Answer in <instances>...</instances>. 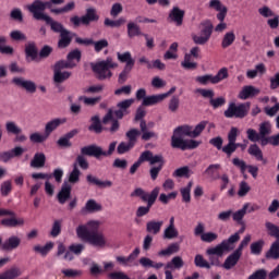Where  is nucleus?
<instances>
[{"instance_id": "f257e3e1", "label": "nucleus", "mask_w": 279, "mask_h": 279, "mask_svg": "<svg viewBox=\"0 0 279 279\" xmlns=\"http://www.w3.org/2000/svg\"><path fill=\"white\" fill-rule=\"evenodd\" d=\"M76 236L94 247L106 246V238L104 233H99V221L97 220H90L86 225H80L76 228Z\"/></svg>"}, {"instance_id": "f03ea898", "label": "nucleus", "mask_w": 279, "mask_h": 279, "mask_svg": "<svg viewBox=\"0 0 279 279\" xmlns=\"http://www.w3.org/2000/svg\"><path fill=\"white\" fill-rule=\"evenodd\" d=\"M158 195H160V187H155L150 193L145 192L142 187H136L131 193V197H140L142 202L147 204L146 206H140L137 208L136 217H145V215H149V210H151V206L156 204Z\"/></svg>"}, {"instance_id": "7ed1b4c3", "label": "nucleus", "mask_w": 279, "mask_h": 279, "mask_svg": "<svg viewBox=\"0 0 279 279\" xmlns=\"http://www.w3.org/2000/svg\"><path fill=\"white\" fill-rule=\"evenodd\" d=\"M117 66H119V64L110 57L92 64V69L98 80H110V77H112V71H110V69H117Z\"/></svg>"}, {"instance_id": "20e7f679", "label": "nucleus", "mask_w": 279, "mask_h": 279, "mask_svg": "<svg viewBox=\"0 0 279 279\" xmlns=\"http://www.w3.org/2000/svg\"><path fill=\"white\" fill-rule=\"evenodd\" d=\"M114 149H117V142L110 143L107 151L104 150L101 146L92 144L82 147L81 153L83 154V156H89L96 158V160H101V156H104L105 158H107L108 156H112V154H114Z\"/></svg>"}, {"instance_id": "39448f33", "label": "nucleus", "mask_w": 279, "mask_h": 279, "mask_svg": "<svg viewBox=\"0 0 279 279\" xmlns=\"http://www.w3.org/2000/svg\"><path fill=\"white\" fill-rule=\"evenodd\" d=\"M265 228L267 230V234L276 239L275 242L270 245V248L266 253V258H272L274 260H278L279 258V227L272 222L266 221Z\"/></svg>"}, {"instance_id": "423d86ee", "label": "nucleus", "mask_w": 279, "mask_h": 279, "mask_svg": "<svg viewBox=\"0 0 279 279\" xmlns=\"http://www.w3.org/2000/svg\"><path fill=\"white\" fill-rule=\"evenodd\" d=\"M241 241V235L239 233H234L229 236V239L223 240L221 244L216 245L215 247H210L206 250L207 256H211V254H217V256H223L226 252H231L234 250V243H239Z\"/></svg>"}, {"instance_id": "0eeeda50", "label": "nucleus", "mask_w": 279, "mask_h": 279, "mask_svg": "<svg viewBox=\"0 0 279 279\" xmlns=\"http://www.w3.org/2000/svg\"><path fill=\"white\" fill-rule=\"evenodd\" d=\"M223 80H228L227 68H221L216 75L205 74L195 77V82H197L202 86H208V84H219V82H223Z\"/></svg>"}, {"instance_id": "6e6552de", "label": "nucleus", "mask_w": 279, "mask_h": 279, "mask_svg": "<svg viewBox=\"0 0 279 279\" xmlns=\"http://www.w3.org/2000/svg\"><path fill=\"white\" fill-rule=\"evenodd\" d=\"M51 8V2H44L40 0H35L28 5V12L33 13L36 21H46L49 15L45 14V9Z\"/></svg>"}, {"instance_id": "1a4fd4ad", "label": "nucleus", "mask_w": 279, "mask_h": 279, "mask_svg": "<svg viewBox=\"0 0 279 279\" xmlns=\"http://www.w3.org/2000/svg\"><path fill=\"white\" fill-rule=\"evenodd\" d=\"M236 136H239V129L233 126L228 133V144L221 150L226 154L227 158H231L234 151H236Z\"/></svg>"}, {"instance_id": "9d476101", "label": "nucleus", "mask_w": 279, "mask_h": 279, "mask_svg": "<svg viewBox=\"0 0 279 279\" xmlns=\"http://www.w3.org/2000/svg\"><path fill=\"white\" fill-rule=\"evenodd\" d=\"M186 14V11L180 9V7L174 5L169 11L168 14V21L169 23H173L177 27H182L184 24V15Z\"/></svg>"}, {"instance_id": "9b49d317", "label": "nucleus", "mask_w": 279, "mask_h": 279, "mask_svg": "<svg viewBox=\"0 0 279 279\" xmlns=\"http://www.w3.org/2000/svg\"><path fill=\"white\" fill-rule=\"evenodd\" d=\"M184 136L193 138V126L191 125H180L173 130L171 136V147H173V142L177 140L184 141Z\"/></svg>"}, {"instance_id": "f8f14e48", "label": "nucleus", "mask_w": 279, "mask_h": 279, "mask_svg": "<svg viewBox=\"0 0 279 279\" xmlns=\"http://www.w3.org/2000/svg\"><path fill=\"white\" fill-rule=\"evenodd\" d=\"M248 110L250 107L245 106H229L225 111V117H227V119H244V117H247Z\"/></svg>"}, {"instance_id": "ddd939ff", "label": "nucleus", "mask_w": 279, "mask_h": 279, "mask_svg": "<svg viewBox=\"0 0 279 279\" xmlns=\"http://www.w3.org/2000/svg\"><path fill=\"white\" fill-rule=\"evenodd\" d=\"M196 95H201V97H204V99H210V104L213 106H223L226 104V98L225 97H218V98H213L215 97V90L213 89H205V88H198L195 90Z\"/></svg>"}, {"instance_id": "4468645a", "label": "nucleus", "mask_w": 279, "mask_h": 279, "mask_svg": "<svg viewBox=\"0 0 279 279\" xmlns=\"http://www.w3.org/2000/svg\"><path fill=\"white\" fill-rule=\"evenodd\" d=\"M201 144L202 142H197L195 140H174L172 148L186 151V149H197Z\"/></svg>"}, {"instance_id": "2eb2a0df", "label": "nucleus", "mask_w": 279, "mask_h": 279, "mask_svg": "<svg viewBox=\"0 0 279 279\" xmlns=\"http://www.w3.org/2000/svg\"><path fill=\"white\" fill-rule=\"evenodd\" d=\"M25 154V148L21 146H16L11 150L0 151V161L1 162H10L12 158H21Z\"/></svg>"}, {"instance_id": "dca6fc26", "label": "nucleus", "mask_w": 279, "mask_h": 279, "mask_svg": "<svg viewBox=\"0 0 279 279\" xmlns=\"http://www.w3.org/2000/svg\"><path fill=\"white\" fill-rule=\"evenodd\" d=\"M20 246L21 238L11 235L2 243L1 250H3V252H13V250H17Z\"/></svg>"}, {"instance_id": "f3484780", "label": "nucleus", "mask_w": 279, "mask_h": 279, "mask_svg": "<svg viewBox=\"0 0 279 279\" xmlns=\"http://www.w3.org/2000/svg\"><path fill=\"white\" fill-rule=\"evenodd\" d=\"M138 254H141V248H135L128 257L125 256H117L116 260L122 267H132L131 263H134L136 258H138Z\"/></svg>"}, {"instance_id": "a211bd4d", "label": "nucleus", "mask_w": 279, "mask_h": 279, "mask_svg": "<svg viewBox=\"0 0 279 279\" xmlns=\"http://www.w3.org/2000/svg\"><path fill=\"white\" fill-rule=\"evenodd\" d=\"M142 156H145L144 162H149V165H161L165 167V157L162 155H155L150 150H145L142 153Z\"/></svg>"}, {"instance_id": "6ab92c4d", "label": "nucleus", "mask_w": 279, "mask_h": 279, "mask_svg": "<svg viewBox=\"0 0 279 279\" xmlns=\"http://www.w3.org/2000/svg\"><path fill=\"white\" fill-rule=\"evenodd\" d=\"M219 169H221V165L211 163L204 171V174L208 178V180H211V182H215L216 180H219L221 178V175L219 174Z\"/></svg>"}, {"instance_id": "aec40b11", "label": "nucleus", "mask_w": 279, "mask_h": 279, "mask_svg": "<svg viewBox=\"0 0 279 279\" xmlns=\"http://www.w3.org/2000/svg\"><path fill=\"white\" fill-rule=\"evenodd\" d=\"M73 187H71V184L63 183L61 186L60 192L58 193V202L59 204H66L69 199H71V191Z\"/></svg>"}, {"instance_id": "412c9836", "label": "nucleus", "mask_w": 279, "mask_h": 279, "mask_svg": "<svg viewBox=\"0 0 279 279\" xmlns=\"http://www.w3.org/2000/svg\"><path fill=\"white\" fill-rule=\"evenodd\" d=\"M104 125L101 124V119L99 116H94L90 118V125L88 126V132L94 134H101L104 132Z\"/></svg>"}, {"instance_id": "4be33fe9", "label": "nucleus", "mask_w": 279, "mask_h": 279, "mask_svg": "<svg viewBox=\"0 0 279 279\" xmlns=\"http://www.w3.org/2000/svg\"><path fill=\"white\" fill-rule=\"evenodd\" d=\"M13 82L16 84V86H20L21 88H25L27 93H36L35 82L25 81L21 77L13 78Z\"/></svg>"}, {"instance_id": "5701e85b", "label": "nucleus", "mask_w": 279, "mask_h": 279, "mask_svg": "<svg viewBox=\"0 0 279 279\" xmlns=\"http://www.w3.org/2000/svg\"><path fill=\"white\" fill-rule=\"evenodd\" d=\"M101 211V205L97 204L95 199H88L85 206L81 209V215H87V213Z\"/></svg>"}, {"instance_id": "b1692460", "label": "nucleus", "mask_w": 279, "mask_h": 279, "mask_svg": "<svg viewBox=\"0 0 279 279\" xmlns=\"http://www.w3.org/2000/svg\"><path fill=\"white\" fill-rule=\"evenodd\" d=\"M258 93H260V89H258L252 85H247V86H244L242 88V90L239 93V98L240 99H250V97H256V95H258Z\"/></svg>"}, {"instance_id": "393cba45", "label": "nucleus", "mask_w": 279, "mask_h": 279, "mask_svg": "<svg viewBox=\"0 0 279 279\" xmlns=\"http://www.w3.org/2000/svg\"><path fill=\"white\" fill-rule=\"evenodd\" d=\"M78 132L80 131H77L76 129L68 132L64 136H62L58 140L57 145H59V147H71L73 145L71 143V138L76 136V134H78Z\"/></svg>"}, {"instance_id": "a878e982", "label": "nucleus", "mask_w": 279, "mask_h": 279, "mask_svg": "<svg viewBox=\"0 0 279 279\" xmlns=\"http://www.w3.org/2000/svg\"><path fill=\"white\" fill-rule=\"evenodd\" d=\"M165 225V221L159 220H150L146 223V232L148 234H160V230H162V226Z\"/></svg>"}, {"instance_id": "bb28decb", "label": "nucleus", "mask_w": 279, "mask_h": 279, "mask_svg": "<svg viewBox=\"0 0 279 279\" xmlns=\"http://www.w3.org/2000/svg\"><path fill=\"white\" fill-rule=\"evenodd\" d=\"M99 21V15L95 8H89L86 10V14L82 16V24L89 25L90 23Z\"/></svg>"}, {"instance_id": "cd10ccee", "label": "nucleus", "mask_w": 279, "mask_h": 279, "mask_svg": "<svg viewBox=\"0 0 279 279\" xmlns=\"http://www.w3.org/2000/svg\"><path fill=\"white\" fill-rule=\"evenodd\" d=\"M0 223L4 228H17V226H24L25 220L23 218L16 219V216H11V218L2 219Z\"/></svg>"}, {"instance_id": "c85d7f7f", "label": "nucleus", "mask_w": 279, "mask_h": 279, "mask_svg": "<svg viewBox=\"0 0 279 279\" xmlns=\"http://www.w3.org/2000/svg\"><path fill=\"white\" fill-rule=\"evenodd\" d=\"M45 162H47V156L44 153H36L31 161V167L33 169H43Z\"/></svg>"}, {"instance_id": "c756f323", "label": "nucleus", "mask_w": 279, "mask_h": 279, "mask_svg": "<svg viewBox=\"0 0 279 279\" xmlns=\"http://www.w3.org/2000/svg\"><path fill=\"white\" fill-rule=\"evenodd\" d=\"M266 73L267 68L264 63H259L255 65L254 70L246 71V77H248V80H254L255 77H258V75H265Z\"/></svg>"}, {"instance_id": "7c9ffc66", "label": "nucleus", "mask_w": 279, "mask_h": 279, "mask_svg": "<svg viewBox=\"0 0 279 279\" xmlns=\"http://www.w3.org/2000/svg\"><path fill=\"white\" fill-rule=\"evenodd\" d=\"M165 99H167V94L146 96V98L143 100V106H154L156 104H160V101H165Z\"/></svg>"}, {"instance_id": "2f4dec72", "label": "nucleus", "mask_w": 279, "mask_h": 279, "mask_svg": "<svg viewBox=\"0 0 279 279\" xmlns=\"http://www.w3.org/2000/svg\"><path fill=\"white\" fill-rule=\"evenodd\" d=\"M265 247V240L259 239L250 245L251 254L253 256H260L263 254V248Z\"/></svg>"}, {"instance_id": "473e14b6", "label": "nucleus", "mask_w": 279, "mask_h": 279, "mask_svg": "<svg viewBox=\"0 0 279 279\" xmlns=\"http://www.w3.org/2000/svg\"><path fill=\"white\" fill-rule=\"evenodd\" d=\"M128 36L129 38H135V36H144L143 32L141 31V26L134 22H129L126 25Z\"/></svg>"}, {"instance_id": "72a5a7b5", "label": "nucleus", "mask_w": 279, "mask_h": 279, "mask_svg": "<svg viewBox=\"0 0 279 279\" xmlns=\"http://www.w3.org/2000/svg\"><path fill=\"white\" fill-rule=\"evenodd\" d=\"M234 40H236V35L234 34V31L227 32L221 40V47L222 49H228V47H231V45H234Z\"/></svg>"}, {"instance_id": "f704fd0d", "label": "nucleus", "mask_w": 279, "mask_h": 279, "mask_svg": "<svg viewBox=\"0 0 279 279\" xmlns=\"http://www.w3.org/2000/svg\"><path fill=\"white\" fill-rule=\"evenodd\" d=\"M248 204H245L241 209H239L238 211L233 213L231 217L233 218V221H236V223H239V226H243V223L245 221H243V217H245V215H247V208H248Z\"/></svg>"}, {"instance_id": "c9c22d12", "label": "nucleus", "mask_w": 279, "mask_h": 279, "mask_svg": "<svg viewBox=\"0 0 279 279\" xmlns=\"http://www.w3.org/2000/svg\"><path fill=\"white\" fill-rule=\"evenodd\" d=\"M241 260V257L239 255H235V253H231L222 264L223 269L230 270L232 267H236V264Z\"/></svg>"}, {"instance_id": "e433bc0d", "label": "nucleus", "mask_w": 279, "mask_h": 279, "mask_svg": "<svg viewBox=\"0 0 279 279\" xmlns=\"http://www.w3.org/2000/svg\"><path fill=\"white\" fill-rule=\"evenodd\" d=\"M269 134H271V123L267 121L262 122L259 124V136L262 138V145H263V142L269 137Z\"/></svg>"}, {"instance_id": "4c0bfd02", "label": "nucleus", "mask_w": 279, "mask_h": 279, "mask_svg": "<svg viewBox=\"0 0 279 279\" xmlns=\"http://www.w3.org/2000/svg\"><path fill=\"white\" fill-rule=\"evenodd\" d=\"M44 21L47 23V25H50L52 32H56L57 34H61L65 29L62 23L51 19L49 15Z\"/></svg>"}, {"instance_id": "58836bf2", "label": "nucleus", "mask_w": 279, "mask_h": 279, "mask_svg": "<svg viewBox=\"0 0 279 279\" xmlns=\"http://www.w3.org/2000/svg\"><path fill=\"white\" fill-rule=\"evenodd\" d=\"M71 77V72L62 70H53V80L56 84H62V82H66Z\"/></svg>"}, {"instance_id": "ea45409f", "label": "nucleus", "mask_w": 279, "mask_h": 279, "mask_svg": "<svg viewBox=\"0 0 279 279\" xmlns=\"http://www.w3.org/2000/svg\"><path fill=\"white\" fill-rule=\"evenodd\" d=\"M25 53L27 60H35L38 58V48H36V44L34 43H28L25 46Z\"/></svg>"}, {"instance_id": "a19ab883", "label": "nucleus", "mask_w": 279, "mask_h": 279, "mask_svg": "<svg viewBox=\"0 0 279 279\" xmlns=\"http://www.w3.org/2000/svg\"><path fill=\"white\" fill-rule=\"evenodd\" d=\"M181 66L187 71H195L197 69V62L193 61V57L185 53L184 60L181 62Z\"/></svg>"}, {"instance_id": "79ce46f5", "label": "nucleus", "mask_w": 279, "mask_h": 279, "mask_svg": "<svg viewBox=\"0 0 279 279\" xmlns=\"http://www.w3.org/2000/svg\"><path fill=\"white\" fill-rule=\"evenodd\" d=\"M82 175V171L77 168L76 165H73L72 171L69 173L68 181L70 184H77L80 182V178Z\"/></svg>"}, {"instance_id": "37998d69", "label": "nucleus", "mask_w": 279, "mask_h": 279, "mask_svg": "<svg viewBox=\"0 0 279 279\" xmlns=\"http://www.w3.org/2000/svg\"><path fill=\"white\" fill-rule=\"evenodd\" d=\"M184 267V260L180 256H175L165 266V269H182Z\"/></svg>"}, {"instance_id": "c03bdc74", "label": "nucleus", "mask_w": 279, "mask_h": 279, "mask_svg": "<svg viewBox=\"0 0 279 279\" xmlns=\"http://www.w3.org/2000/svg\"><path fill=\"white\" fill-rule=\"evenodd\" d=\"M60 125H62V120L60 119L51 120L46 124L45 133L47 134V136H51V133L54 132V130H58Z\"/></svg>"}, {"instance_id": "a18cd8bd", "label": "nucleus", "mask_w": 279, "mask_h": 279, "mask_svg": "<svg viewBox=\"0 0 279 279\" xmlns=\"http://www.w3.org/2000/svg\"><path fill=\"white\" fill-rule=\"evenodd\" d=\"M118 60L119 62H125V66H133L134 68V60L132 59V53L130 51L126 52H118Z\"/></svg>"}, {"instance_id": "49530a36", "label": "nucleus", "mask_w": 279, "mask_h": 279, "mask_svg": "<svg viewBox=\"0 0 279 279\" xmlns=\"http://www.w3.org/2000/svg\"><path fill=\"white\" fill-rule=\"evenodd\" d=\"M178 252H180V244L172 243L167 248L161 250L158 256H171V254H178Z\"/></svg>"}, {"instance_id": "de8ad7c7", "label": "nucleus", "mask_w": 279, "mask_h": 279, "mask_svg": "<svg viewBox=\"0 0 279 279\" xmlns=\"http://www.w3.org/2000/svg\"><path fill=\"white\" fill-rule=\"evenodd\" d=\"M191 189H193V181H190L185 187L180 190L182 202L185 204L191 203Z\"/></svg>"}, {"instance_id": "09e8293b", "label": "nucleus", "mask_w": 279, "mask_h": 279, "mask_svg": "<svg viewBox=\"0 0 279 279\" xmlns=\"http://www.w3.org/2000/svg\"><path fill=\"white\" fill-rule=\"evenodd\" d=\"M84 156H88V155H84L81 153V155H78L74 161L73 165H75L77 167V169H83V171H86L89 167L88 160H86V157Z\"/></svg>"}, {"instance_id": "8fccbe9b", "label": "nucleus", "mask_w": 279, "mask_h": 279, "mask_svg": "<svg viewBox=\"0 0 279 279\" xmlns=\"http://www.w3.org/2000/svg\"><path fill=\"white\" fill-rule=\"evenodd\" d=\"M248 154H250V156H254V158H256V160H259V161L265 160L263 158V150L256 144H252L248 147Z\"/></svg>"}, {"instance_id": "3c124183", "label": "nucleus", "mask_w": 279, "mask_h": 279, "mask_svg": "<svg viewBox=\"0 0 279 279\" xmlns=\"http://www.w3.org/2000/svg\"><path fill=\"white\" fill-rule=\"evenodd\" d=\"M246 136L251 143H260L263 145V138L260 137V134L256 132L254 129L246 130Z\"/></svg>"}, {"instance_id": "603ef678", "label": "nucleus", "mask_w": 279, "mask_h": 279, "mask_svg": "<svg viewBox=\"0 0 279 279\" xmlns=\"http://www.w3.org/2000/svg\"><path fill=\"white\" fill-rule=\"evenodd\" d=\"M140 134H141V131H138V129L129 130L125 134V136L129 141V144H131L134 147V145H136V141H137Z\"/></svg>"}, {"instance_id": "864d4df0", "label": "nucleus", "mask_w": 279, "mask_h": 279, "mask_svg": "<svg viewBox=\"0 0 279 279\" xmlns=\"http://www.w3.org/2000/svg\"><path fill=\"white\" fill-rule=\"evenodd\" d=\"M51 250H53L52 242H48L44 246H40V245H35L34 246V252H37L38 254H41V256H47V254H49V252H51Z\"/></svg>"}, {"instance_id": "5fc2aeb1", "label": "nucleus", "mask_w": 279, "mask_h": 279, "mask_svg": "<svg viewBox=\"0 0 279 279\" xmlns=\"http://www.w3.org/2000/svg\"><path fill=\"white\" fill-rule=\"evenodd\" d=\"M194 265L201 269H210V264L204 258V255L201 254L194 257Z\"/></svg>"}, {"instance_id": "6e6d98bb", "label": "nucleus", "mask_w": 279, "mask_h": 279, "mask_svg": "<svg viewBox=\"0 0 279 279\" xmlns=\"http://www.w3.org/2000/svg\"><path fill=\"white\" fill-rule=\"evenodd\" d=\"M21 276V270L19 268H11L0 275V279H15Z\"/></svg>"}, {"instance_id": "4d7b16f0", "label": "nucleus", "mask_w": 279, "mask_h": 279, "mask_svg": "<svg viewBox=\"0 0 279 279\" xmlns=\"http://www.w3.org/2000/svg\"><path fill=\"white\" fill-rule=\"evenodd\" d=\"M21 276V270L19 268H11L0 275V279H15Z\"/></svg>"}, {"instance_id": "13d9d810", "label": "nucleus", "mask_w": 279, "mask_h": 279, "mask_svg": "<svg viewBox=\"0 0 279 279\" xmlns=\"http://www.w3.org/2000/svg\"><path fill=\"white\" fill-rule=\"evenodd\" d=\"M77 63L76 62H71V61H58L56 64H54V71H62L64 69H74V66H76Z\"/></svg>"}, {"instance_id": "bf43d9fd", "label": "nucleus", "mask_w": 279, "mask_h": 279, "mask_svg": "<svg viewBox=\"0 0 279 279\" xmlns=\"http://www.w3.org/2000/svg\"><path fill=\"white\" fill-rule=\"evenodd\" d=\"M207 125L208 121L199 122L194 129H192V138H197L198 136H202V132L206 130Z\"/></svg>"}, {"instance_id": "052dcab7", "label": "nucleus", "mask_w": 279, "mask_h": 279, "mask_svg": "<svg viewBox=\"0 0 279 279\" xmlns=\"http://www.w3.org/2000/svg\"><path fill=\"white\" fill-rule=\"evenodd\" d=\"M5 130L8 132V134H13L15 136V134H22L23 130L16 125L15 122L9 121L5 123Z\"/></svg>"}, {"instance_id": "680f3d73", "label": "nucleus", "mask_w": 279, "mask_h": 279, "mask_svg": "<svg viewBox=\"0 0 279 279\" xmlns=\"http://www.w3.org/2000/svg\"><path fill=\"white\" fill-rule=\"evenodd\" d=\"M62 233V220H54L50 231V235L56 239Z\"/></svg>"}, {"instance_id": "e2e57ef3", "label": "nucleus", "mask_w": 279, "mask_h": 279, "mask_svg": "<svg viewBox=\"0 0 279 279\" xmlns=\"http://www.w3.org/2000/svg\"><path fill=\"white\" fill-rule=\"evenodd\" d=\"M213 23L210 21H206L203 23V29L201 31V35L205 36L208 40H210V36H213Z\"/></svg>"}, {"instance_id": "0e129e2a", "label": "nucleus", "mask_w": 279, "mask_h": 279, "mask_svg": "<svg viewBox=\"0 0 279 279\" xmlns=\"http://www.w3.org/2000/svg\"><path fill=\"white\" fill-rule=\"evenodd\" d=\"M179 234L180 232H178V229H175V227H167L163 231V239H178Z\"/></svg>"}, {"instance_id": "69168bd1", "label": "nucleus", "mask_w": 279, "mask_h": 279, "mask_svg": "<svg viewBox=\"0 0 279 279\" xmlns=\"http://www.w3.org/2000/svg\"><path fill=\"white\" fill-rule=\"evenodd\" d=\"M0 193L2 197H8L12 193V181H4L0 185Z\"/></svg>"}, {"instance_id": "338daca9", "label": "nucleus", "mask_w": 279, "mask_h": 279, "mask_svg": "<svg viewBox=\"0 0 279 279\" xmlns=\"http://www.w3.org/2000/svg\"><path fill=\"white\" fill-rule=\"evenodd\" d=\"M47 138H49V136L46 133L45 134L33 133L29 135L31 143H45Z\"/></svg>"}, {"instance_id": "774afa93", "label": "nucleus", "mask_w": 279, "mask_h": 279, "mask_svg": "<svg viewBox=\"0 0 279 279\" xmlns=\"http://www.w3.org/2000/svg\"><path fill=\"white\" fill-rule=\"evenodd\" d=\"M247 279H267V270L263 268L255 270Z\"/></svg>"}]
</instances>
